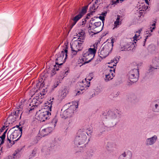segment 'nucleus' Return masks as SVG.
<instances>
[{
    "label": "nucleus",
    "instance_id": "ddd939ff",
    "mask_svg": "<svg viewBox=\"0 0 159 159\" xmlns=\"http://www.w3.org/2000/svg\"><path fill=\"white\" fill-rule=\"evenodd\" d=\"M44 93H43V92H41L40 94L38 96H36L34 98V102L36 103L39 102L40 104L41 103L43 102L42 99L44 97L45 95H44Z\"/></svg>",
    "mask_w": 159,
    "mask_h": 159
},
{
    "label": "nucleus",
    "instance_id": "58836bf2",
    "mask_svg": "<svg viewBox=\"0 0 159 159\" xmlns=\"http://www.w3.org/2000/svg\"><path fill=\"white\" fill-rule=\"evenodd\" d=\"M6 120V121H5V122H4V124L5 125V126H6V127H7L8 126H9V125H10V123L9 122V121L10 120Z\"/></svg>",
    "mask_w": 159,
    "mask_h": 159
},
{
    "label": "nucleus",
    "instance_id": "1a4fd4ad",
    "mask_svg": "<svg viewBox=\"0 0 159 159\" xmlns=\"http://www.w3.org/2000/svg\"><path fill=\"white\" fill-rule=\"evenodd\" d=\"M83 43L81 42L80 40H75L72 44H70L71 49H75L78 51L81 50L82 48V44Z\"/></svg>",
    "mask_w": 159,
    "mask_h": 159
},
{
    "label": "nucleus",
    "instance_id": "4d7b16f0",
    "mask_svg": "<svg viewBox=\"0 0 159 159\" xmlns=\"http://www.w3.org/2000/svg\"><path fill=\"white\" fill-rule=\"evenodd\" d=\"M93 13H91V12H90V13L87 14V15L88 16H90L91 15H92Z\"/></svg>",
    "mask_w": 159,
    "mask_h": 159
},
{
    "label": "nucleus",
    "instance_id": "393cba45",
    "mask_svg": "<svg viewBox=\"0 0 159 159\" xmlns=\"http://www.w3.org/2000/svg\"><path fill=\"white\" fill-rule=\"evenodd\" d=\"M54 99V98H53L52 99L49 100V101H47V102L45 103L46 105L45 106H48V107H49V109L50 111H51L52 105V102Z\"/></svg>",
    "mask_w": 159,
    "mask_h": 159
},
{
    "label": "nucleus",
    "instance_id": "f704fd0d",
    "mask_svg": "<svg viewBox=\"0 0 159 159\" xmlns=\"http://www.w3.org/2000/svg\"><path fill=\"white\" fill-rule=\"evenodd\" d=\"M101 24V21H98L96 22L93 24V29H95L97 27H98L100 26Z\"/></svg>",
    "mask_w": 159,
    "mask_h": 159
},
{
    "label": "nucleus",
    "instance_id": "a18cd8bd",
    "mask_svg": "<svg viewBox=\"0 0 159 159\" xmlns=\"http://www.w3.org/2000/svg\"><path fill=\"white\" fill-rule=\"evenodd\" d=\"M139 35H137V34H135L133 38H134V41H138V40L137 39L139 37Z\"/></svg>",
    "mask_w": 159,
    "mask_h": 159
},
{
    "label": "nucleus",
    "instance_id": "f03ea898",
    "mask_svg": "<svg viewBox=\"0 0 159 159\" xmlns=\"http://www.w3.org/2000/svg\"><path fill=\"white\" fill-rule=\"evenodd\" d=\"M67 48H66L64 51H61L60 53L56 54L55 56L56 64L58 65V67L59 68L65 62L67 58L68 52Z\"/></svg>",
    "mask_w": 159,
    "mask_h": 159
},
{
    "label": "nucleus",
    "instance_id": "b1692460",
    "mask_svg": "<svg viewBox=\"0 0 159 159\" xmlns=\"http://www.w3.org/2000/svg\"><path fill=\"white\" fill-rule=\"evenodd\" d=\"M37 150L36 149H34L32 151L31 153L29 155L26 157V159H30L34 157L35 156Z\"/></svg>",
    "mask_w": 159,
    "mask_h": 159
},
{
    "label": "nucleus",
    "instance_id": "338daca9",
    "mask_svg": "<svg viewBox=\"0 0 159 159\" xmlns=\"http://www.w3.org/2000/svg\"><path fill=\"white\" fill-rule=\"evenodd\" d=\"M98 2V0H96L95 2V5Z\"/></svg>",
    "mask_w": 159,
    "mask_h": 159
},
{
    "label": "nucleus",
    "instance_id": "8fccbe9b",
    "mask_svg": "<svg viewBox=\"0 0 159 159\" xmlns=\"http://www.w3.org/2000/svg\"><path fill=\"white\" fill-rule=\"evenodd\" d=\"M114 40L113 39H112L111 40V43H110V44H111V45H112V49L113 48V43H114Z\"/></svg>",
    "mask_w": 159,
    "mask_h": 159
},
{
    "label": "nucleus",
    "instance_id": "423d86ee",
    "mask_svg": "<svg viewBox=\"0 0 159 159\" xmlns=\"http://www.w3.org/2000/svg\"><path fill=\"white\" fill-rule=\"evenodd\" d=\"M96 49L95 48H89L88 50L84 51L83 52V55L88 61L84 62V63H88L90 62L94 58L96 52Z\"/></svg>",
    "mask_w": 159,
    "mask_h": 159
},
{
    "label": "nucleus",
    "instance_id": "f257e3e1",
    "mask_svg": "<svg viewBox=\"0 0 159 159\" xmlns=\"http://www.w3.org/2000/svg\"><path fill=\"white\" fill-rule=\"evenodd\" d=\"M92 132V128L88 125H86L83 127L78 130L77 135L74 141L75 144L76 146L84 144L87 139L86 134L88 136H90Z\"/></svg>",
    "mask_w": 159,
    "mask_h": 159
},
{
    "label": "nucleus",
    "instance_id": "4468645a",
    "mask_svg": "<svg viewBox=\"0 0 159 159\" xmlns=\"http://www.w3.org/2000/svg\"><path fill=\"white\" fill-rule=\"evenodd\" d=\"M52 131V129H50L48 127L40 131L39 134L41 137H44L49 134Z\"/></svg>",
    "mask_w": 159,
    "mask_h": 159
},
{
    "label": "nucleus",
    "instance_id": "4c0bfd02",
    "mask_svg": "<svg viewBox=\"0 0 159 159\" xmlns=\"http://www.w3.org/2000/svg\"><path fill=\"white\" fill-rule=\"evenodd\" d=\"M11 134L9 135L8 133L7 135V139L9 141V143H11L12 140V137H11Z\"/></svg>",
    "mask_w": 159,
    "mask_h": 159
},
{
    "label": "nucleus",
    "instance_id": "7c9ffc66",
    "mask_svg": "<svg viewBox=\"0 0 159 159\" xmlns=\"http://www.w3.org/2000/svg\"><path fill=\"white\" fill-rule=\"evenodd\" d=\"M112 77L110 73L106 75V77L105 78V80L106 82H108L109 80L112 79Z\"/></svg>",
    "mask_w": 159,
    "mask_h": 159
},
{
    "label": "nucleus",
    "instance_id": "f8f14e48",
    "mask_svg": "<svg viewBox=\"0 0 159 159\" xmlns=\"http://www.w3.org/2000/svg\"><path fill=\"white\" fill-rule=\"evenodd\" d=\"M157 137L156 135L153 137L147 139L145 141V143L147 146H149L153 145L157 141Z\"/></svg>",
    "mask_w": 159,
    "mask_h": 159
},
{
    "label": "nucleus",
    "instance_id": "6e6552de",
    "mask_svg": "<svg viewBox=\"0 0 159 159\" xmlns=\"http://www.w3.org/2000/svg\"><path fill=\"white\" fill-rule=\"evenodd\" d=\"M22 129H15L14 131L11 134V137H12L13 142L17 141L21 137L22 134Z\"/></svg>",
    "mask_w": 159,
    "mask_h": 159
},
{
    "label": "nucleus",
    "instance_id": "f3484780",
    "mask_svg": "<svg viewBox=\"0 0 159 159\" xmlns=\"http://www.w3.org/2000/svg\"><path fill=\"white\" fill-rule=\"evenodd\" d=\"M152 66L156 67V69L159 68V56L156 57L152 60Z\"/></svg>",
    "mask_w": 159,
    "mask_h": 159
},
{
    "label": "nucleus",
    "instance_id": "bf43d9fd",
    "mask_svg": "<svg viewBox=\"0 0 159 159\" xmlns=\"http://www.w3.org/2000/svg\"><path fill=\"white\" fill-rule=\"evenodd\" d=\"M119 95V94L118 93V92H117V93H116L114 97H117V96H118Z\"/></svg>",
    "mask_w": 159,
    "mask_h": 159
},
{
    "label": "nucleus",
    "instance_id": "79ce46f5",
    "mask_svg": "<svg viewBox=\"0 0 159 159\" xmlns=\"http://www.w3.org/2000/svg\"><path fill=\"white\" fill-rule=\"evenodd\" d=\"M111 1L112 3V4H116L119 3V0H111Z\"/></svg>",
    "mask_w": 159,
    "mask_h": 159
},
{
    "label": "nucleus",
    "instance_id": "49530a36",
    "mask_svg": "<svg viewBox=\"0 0 159 159\" xmlns=\"http://www.w3.org/2000/svg\"><path fill=\"white\" fill-rule=\"evenodd\" d=\"M95 20V19L94 18H92L90 21V22H89L90 24L91 25H93V22H92V21H94Z\"/></svg>",
    "mask_w": 159,
    "mask_h": 159
},
{
    "label": "nucleus",
    "instance_id": "dca6fc26",
    "mask_svg": "<svg viewBox=\"0 0 159 159\" xmlns=\"http://www.w3.org/2000/svg\"><path fill=\"white\" fill-rule=\"evenodd\" d=\"M82 16V15H81V14H79L72 18L71 20L73 21V22L72 23L71 25V28L75 25L77 21L80 20Z\"/></svg>",
    "mask_w": 159,
    "mask_h": 159
},
{
    "label": "nucleus",
    "instance_id": "a19ab883",
    "mask_svg": "<svg viewBox=\"0 0 159 159\" xmlns=\"http://www.w3.org/2000/svg\"><path fill=\"white\" fill-rule=\"evenodd\" d=\"M115 61L113 60V62H114L115 63V64L113 65V66H116V64L118 62V61L119 60V58L118 57H116V58H115Z\"/></svg>",
    "mask_w": 159,
    "mask_h": 159
},
{
    "label": "nucleus",
    "instance_id": "09e8293b",
    "mask_svg": "<svg viewBox=\"0 0 159 159\" xmlns=\"http://www.w3.org/2000/svg\"><path fill=\"white\" fill-rule=\"evenodd\" d=\"M109 71L110 72V73L111 75V77L113 78V77L114 76V75L113 73L112 72V70H110Z\"/></svg>",
    "mask_w": 159,
    "mask_h": 159
},
{
    "label": "nucleus",
    "instance_id": "9d476101",
    "mask_svg": "<svg viewBox=\"0 0 159 159\" xmlns=\"http://www.w3.org/2000/svg\"><path fill=\"white\" fill-rule=\"evenodd\" d=\"M150 107L152 111L155 112H159V99L152 101L150 104Z\"/></svg>",
    "mask_w": 159,
    "mask_h": 159
},
{
    "label": "nucleus",
    "instance_id": "2f4dec72",
    "mask_svg": "<svg viewBox=\"0 0 159 159\" xmlns=\"http://www.w3.org/2000/svg\"><path fill=\"white\" fill-rule=\"evenodd\" d=\"M68 93V91L66 88H64L62 91L61 96L63 97H65Z\"/></svg>",
    "mask_w": 159,
    "mask_h": 159
},
{
    "label": "nucleus",
    "instance_id": "c756f323",
    "mask_svg": "<svg viewBox=\"0 0 159 159\" xmlns=\"http://www.w3.org/2000/svg\"><path fill=\"white\" fill-rule=\"evenodd\" d=\"M102 21V22L103 23V25H102V28L101 29V30H100L99 31H97L96 32V33H99V32H100L101 31L102 29H103V25H104V21L105 20V17L104 16H100L99 17H98Z\"/></svg>",
    "mask_w": 159,
    "mask_h": 159
},
{
    "label": "nucleus",
    "instance_id": "ea45409f",
    "mask_svg": "<svg viewBox=\"0 0 159 159\" xmlns=\"http://www.w3.org/2000/svg\"><path fill=\"white\" fill-rule=\"evenodd\" d=\"M151 35H152V34L150 33H149V34L148 35H147L146 36V38L144 39V40L143 41V46H144L145 45V44L146 42V39H147V38H148V37L150 36H151Z\"/></svg>",
    "mask_w": 159,
    "mask_h": 159
},
{
    "label": "nucleus",
    "instance_id": "774afa93",
    "mask_svg": "<svg viewBox=\"0 0 159 159\" xmlns=\"http://www.w3.org/2000/svg\"><path fill=\"white\" fill-rule=\"evenodd\" d=\"M140 32V31L139 30L137 31H136V33L139 34Z\"/></svg>",
    "mask_w": 159,
    "mask_h": 159
},
{
    "label": "nucleus",
    "instance_id": "e433bc0d",
    "mask_svg": "<svg viewBox=\"0 0 159 159\" xmlns=\"http://www.w3.org/2000/svg\"><path fill=\"white\" fill-rule=\"evenodd\" d=\"M71 50L72 53L71 54V56L72 57H73L74 56H75L76 55L77 52L79 51L77 50H76L73 49H71Z\"/></svg>",
    "mask_w": 159,
    "mask_h": 159
},
{
    "label": "nucleus",
    "instance_id": "e2e57ef3",
    "mask_svg": "<svg viewBox=\"0 0 159 159\" xmlns=\"http://www.w3.org/2000/svg\"><path fill=\"white\" fill-rule=\"evenodd\" d=\"M90 24H89V28H91V27H92V28H93V25H92V26H90Z\"/></svg>",
    "mask_w": 159,
    "mask_h": 159
},
{
    "label": "nucleus",
    "instance_id": "20e7f679",
    "mask_svg": "<svg viewBox=\"0 0 159 159\" xmlns=\"http://www.w3.org/2000/svg\"><path fill=\"white\" fill-rule=\"evenodd\" d=\"M139 77V69H133L131 70L127 74V77L128 79L131 82H129L128 85H131L132 83L137 82Z\"/></svg>",
    "mask_w": 159,
    "mask_h": 159
},
{
    "label": "nucleus",
    "instance_id": "37998d69",
    "mask_svg": "<svg viewBox=\"0 0 159 159\" xmlns=\"http://www.w3.org/2000/svg\"><path fill=\"white\" fill-rule=\"evenodd\" d=\"M156 67H155L153 66L152 65V66L151 65L150 67V69H149L150 72H152V71L154 70L155 69H156Z\"/></svg>",
    "mask_w": 159,
    "mask_h": 159
},
{
    "label": "nucleus",
    "instance_id": "2eb2a0df",
    "mask_svg": "<svg viewBox=\"0 0 159 159\" xmlns=\"http://www.w3.org/2000/svg\"><path fill=\"white\" fill-rule=\"evenodd\" d=\"M69 111V109H68L64 112L62 116L61 115V116H62L61 118L64 119L70 118L72 115V113H70Z\"/></svg>",
    "mask_w": 159,
    "mask_h": 159
},
{
    "label": "nucleus",
    "instance_id": "6ab92c4d",
    "mask_svg": "<svg viewBox=\"0 0 159 159\" xmlns=\"http://www.w3.org/2000/svg\"><path fill=\"white\" fill-rule=\"evenodd\" d=\"M93 77H91V78L89 77V76H88L87 78H85L84 80H83L82 81V83H84V86L85 87H88L89 86L90 82L89 81H90Z\"/></svg>",
    "mask_w": 159,
    "mask_h": 159
},
{
    "label": "nucleus",
    "instance_id": "69168bd1",
    "mask_svg": "<svg viewBox=\"0 0 159 159\" xmlns=\"http://www.w3.org/2000/svg\"><path fill=\"white\" fill-rule=\"evenodd\" d=\"M155 25H156V23H154L153 24H152V26L153 27H155Z\"/></svg>",
    "mask_w": 159,
    "mask_h": 159
},
{
    "label": "nucleus",
    "instance_id": "c9c22d12",
    "mask_svg": "<svg viewBox=\"0 0 159 159\" xmlns=\"http://www.w3.org/2000/svg\"><path fill=\"white\" fill-rule=\"evenodd\" d=\"M86 19H84L82 20V21H80L78 25L79 26H84L86 24Z\"/></svg>",
    "mask_w": 159,
    "mask_h": 159
},
{
    "label": "nucleus",
    "instance_id": "c85d7f7f",
    "mask_svg": "<svg viewBox=\"0 0 159 159\" xmlns=\"http://www.w3.org/2000/svg\"><path fill=\"white\" fill-rule=\"evenodd\" d=\"M88 7V6H86L84 7L82 9L81 12L79 13L82 15V16L86 13L87 9Z\"/></svg>",
    "mask_w": 159,
    "mask_h": 159
},
{
    "label": "nucleus",
    "instance_id": "7ed1b4c3",
    "mask_svg": "<svg viewBox=\"0 0 159 159\" xmlns=\"http://www.w3.org/2000/svg\"><path fill=\"white\" fill-rule=\"evenodd\" d=\"M120 114L117 110L114 111L109 110L107 112H104L102 115L103 119H114L120 118Z\"/></svg>",
    "mask_w": 159,
    "mask_h": 159
},
{
    "label": "nucleus",
    "instance_id": "39448f33",
    "mask_svg": "<svg viewBox=\"0 0 159 159\" xmlns=\"http://www.w3.org/2000/svg\"><path fill=\"white\" fill-rule=\"evenodd\" d=\"M112 50L111 44L107 43L99 50L100 52L98 53V55L102 59L105 58L111 52Z\"/></svg>",
    "mask_w": 159,
    "mask_h": 159
},
{
    "label": "nucleus",
    "instance_id": "aec40b11",
    "mask_svg": "<svg viewBox=\"0 0 159 159\" xmlns=\"http://www.w3.org/2000/svg\"><path fill=\"white\" fill-rule=\"evenodd\" d=\"M57 122V120H50V121L48 124L49 125L48 127L50 129H51L52 131L54 128Z\"/></svg>",
    "mask_w": 159,
    "mask_h": 159
},
{
    "label": "nucleus",
    "instance_id": "473e14b6",
    "mask_svg": "<svg viewBox=\"0 0 159 159\" xmlns=\"http://www.w3.org/2000/svg\"><path fill=\"white\" fill-rule=\"evenodd\" d=\"M96 5L93 4L92 6H91L89 8V11L91 13H93L95 12V10L96 9Z\"/></svg>",
    "mask_w": 159,
    "mask_h": 159
},
{
    "label": "nucleus",
    "instance_id": "603ef678",
    "mask_svg": "<svg viewBox=\"0 0 159 159\" xmlns=\"http://www.w3.org/2000/svg\"><path fill=\"white\" fill-rule=\"evenodd\" d=\"M106 14H107L106 12H103L102 13L101 15H102V16H103L104 17V16H105L106 15Z\"/></svg>",
    "mask_w": 159,
    "mask_h": 159
},
{
    "label": "nucleus",
    "instance_id": "864d4df0",
    "mask_svg": "<svg viewBox=\"0 0 159 159\" xmlns=\"http://www.w3.org/2000/svg\"><path fill=\"white\" fill-rule=\"evenodd\" d=\"M155 29V27H151L150 28V31L151 32H152L153 31V30Z\"/></svg>",
    "mask_w": 159,
    "mask_h": 159
},
{
    "label": "nucleus",
    "instance_id": "c03bdc74",
    "mask_svg": "<svg viewBox=\"0 0 159 159\" xmlns=\"http://www.w3.org/2000/svg\"><path fill=\"white\" fill-rule=\"evenodd\" d=\"M22 150V148L20 149H18L16 150L15 151V152L14 153V156H16L18 152H20Z\"/></svg>",
    "mask_w": 159,
    "mask_h": 159
},
{
    "label": "nucleus",
    "instance_id": "de8ad7c7",
    "mask_svg": "<svg viewBox=\"0 0 159 159\" xmlns=\"http://www.w3.org/2000/svg\"><path fill=\"white\" fill-rule=\"evenodd\" d=\"M21 128L22 129V127H19V126L18 125H16V126L14 127L13 128V129H20Z\"/></svg>",
    "mask_w": 159,
    "mask_h": 159
},
{
    "label": "nucleus",
    "instance_id": "0eeeda50",
    "mask_svg": "<svg viewBox=\"0 0 159 159\" xmlns=\"http://www.w3.org/2000/svg\"><path fill=\"white\" fill-rule=\"evenodd\" d=\"M25 102L24 101L22 102V101L19 104V109L18 108V110H17L16 111L13 112H11L10 115H9L7 119H20L22 113L21 110L24 107Z\"/></svg>",
    "mask_w": 159,
    "mask_h": 159
},
{
    "label": "nucleus",
    "instance_id": "4be33fe9",
    "mask_svg": "<svg viewBox=\"0 0 159 159\" xmlns=\"http://www.w3.org/2000/svg\"><path fill=\"white\" fill-rule=\"evenodd\" d=\"M78 37H79L78 38V40H80L81 42H84V40L85 39V33L84 32H81L80 33H79L77 34Z\"/></svg>",
    "mask_w": 159,
    "mask_h": 159
},
{
    "label": "nucleus",
    "instance_id": "5fc2aeb1",
    "mask_svg": "<svg viewBox=\"0 0 159 159\" xmlns=\"http://www.w3.org/2000/svg\"><path fill=\"white\" fill-rule=\"evenodd\" d=\"M4 159H12V157L11 156H8Z\"/></svg>",
    "mask_w": 159,
    "mask_h": 159
},
{
    "label": "nucleus",
    "instance_id": "3c124183",
    "mask_svg": "<svg viewBox=\"0 0 159 159\" xmlns=\"http://www.w3.org/2000/svg\"><path fill=\"white\" fill-rule=\"evenodd\" d=\"M41 92H43V93H44V95H45L47 92V91H45V89H43L42 91Z\"/></svg>",
    "mask_w": 159,
    "mask_h": 159
},
{
    "label": "nucleus",
    "instance_id": "72a5a7b5",
    "mask_svg": "<svg viewBox=\"0 0 159 159\" xmlns=\"http://www.w3.org/2000/svg\"><path fill=\"white\" fill-rule=\"evenodd\" d=\"M59 70V68H57L56 66L55 65L53 69V70H52V73H51V76H53L56 73L55 70Z\"/></svg>",
    "mask_w": 159,
    "mask_h": 159
},
{
    "label": "nucleus",
    "instance_id": "a211bd4d",
    "mask_svg": "<svg viewBox=\"0 0 159 159\" xmlns=\"http://www.w3.org/2000/svg\"><path fill=\"white\" fill-rule=\"evenodd\" d=\"M49 114L51 115V113L48 111H46L45 112L40 113L39 116L41 117V119H48V116Z\"/></svg>",
    "mask_w": 159,
    "mask_h": 159
},
{
    "label": "nucleus",
    "instance_id": "13d9d810",
    "mask_svg": "<svg viewBox=\"0 0 159 159\" xmlns=\"http://www.w3.org/2000/svg\"><path fill=\"white\" fill-rule=\"evenodd\" d=\"M81 92H80V91H77V93H76V95H79L80 94H81Z\"/></svg>",
    "mask_w": 159,
    "mask_h": 159
},
{
    "label": "nucleus",
    "instance_id": "9b49d317",
    "mask_svg": "<svg viewBox=\"0 0 159 159\" xmlns=\"http://www.w3.org/2000/svg\"><path fill=\"white\" fill-rule=\"evenodd\" d=\"M132 153L130 151L127 150L122 153L119 156V159H131Z\"/></svg>",
    "mask_w": 159,
    "mask_h": 159
},
{
    "label": "nucleus",
    "instance_id": "cd10ccee",
    "mask_svg": "<svg viewBox=\"0 0 159 159\" xmlns=\"http://www.w3.org/2000/svg\"><path fill=\"white\" fill-rule=\"evenodd\" d=\"M120 16L117 15V17L116 20V21L114 22L115 27H117V26L119 25L120 22Z\"/></svg>",
    "mask_w": 159,
    "mask_h": 159
},
{
    "label": "nucleus",
    "instance_id": "6e6d98bb",
    "mask_svg": "<svg viewBox=\"0 0 159 159\" xmlns=\"http://www.w3.org/2000/svg\"><path fill=\"white\" fill-rule=\"evenodd\" d=\"M143 7H144V8H143L142 9L140 10V11H144L146 9V7L145 6H143Z\"/></svg>",
    "mask_w": 159,
    "mask_h": 159
},
{
    "label": "nucleus",
    "instance_id": "0e129e2a",
    "mask_svg": "<svg viewBox=\"0 0 159 159\" xmlns=\"http://www.w3.org/2000/svg\"><path fill=\"white\" fill-rule=\"evenodd\" d=\"M6 127V126H4L2 128V131H3L4 130V129H5V127Z\"/></svg>",
    "mask_w": 159,
    "mask_h": 159
},
{
    "label": "nucleus",
    "instance_id": "bb28decb",
    "mask_svg": "<svg viewBox=\"0 0 159 159\" xmlns=\"http://www.w3.org/2000/svg\"><path fill=\"white\" fill-rule=\"evenodd\" d=\"M7 132V130H6L3 133V134L0 137V139H1L0 144H3L4 142V139L6 137V134Z\"/></svg>",
    "mask_w": 159,
    "mask_h": 159
},
{
    "label": "nucleus",
    "instance_id": "052dcab7",
    "mask_svg": "<svg viewBox=\"0 0 159 159\" xmlns=\"http://www.w3.org/2000/svg\"><path fill=\"white\" fill-rule=\"evenodd\" d=\"M34 107H33V106L31 108H30V109L29 110V111H32V110H34Z\"/></svg>",
    "mask_w": 159,
    "mask_h": 159
},
{
    "label": "nucleus",
    "instance_id": "5701e85b",
    "mask_svg": "<svg viewBox=\"0 0 159 159\" xmlns=\"http://www.w3.org/2000/svg\"><path fill=\"white\" fill-rule=\"evenodd\" d=\"M107 149L109 150H112L113 148L115 147V144L112 142H108L107 143Z\"/></svg>",
    "mask_w": 159,
    "mask_h": 159
},
{
    "label": "nucleus",
    "instance_id": "680f3d73",
    "mask_svg": "<svg viewBox=\"0 0 159 159\" xmlns=\"http://www.w3.org/2000/svg\"><path fill=\"white\" fill-rule=\"evenodd\" d=\"M39 84H40V87H42V86H43V84H42V83H38V85H39Z\"/></svg>",
    "mask_w": 159,
    "mask_h": 159
},
{
    "label": "nucleus",
    "instance_id": "412c9836",
    "mask_svg": "<svg viewBox=\"0 0 159 159\" xmlns=\"http://www.w3.org/2000/svg\"><path fill=\"white\" fill-rule=\"evenodd\" d=\"M136 43V42H134V43L133 42L130 46L128 48H125V47H124V48H121V51H126V50H132L133 51H134L135 49L134 47H135V45Z\"/></svg>",
    "mask_w": 159,
    "mask_h": 159
},
{
    "label": "nucleus",
    "instance_id": "a878e982",
    "mask_svg": "<svg viewBox=\"0 0 159 159\" xmlns=\"http://www.w3.org/2000/svg\"><path fill=\"white\" fill-rule=\"evenodd\" d=\"M130 101L133 103H134L138 101V99L136 96L132 95L130 97Z\"/></svg>",
    "mask_w": 159,
    "mask_h": 159
}]
</instances>
